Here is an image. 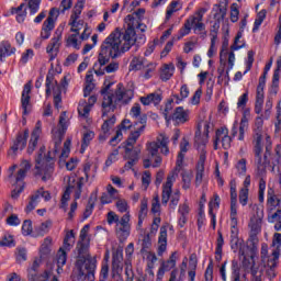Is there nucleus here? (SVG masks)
I'll return each mask as SVG.
<instances>
[{
    "label": "nucleus",
    "instance_id": "nucleus-1",
    "mask_svg": "<svg viewBox=\"0 0 281 281\" xmlns=\"http://www.w3.org/2000/svg\"><path fill=\"white\" fill-rule=\"evenodd\" d=\"M69 119L67 117V112H61L59 115V127L53 128V140L48 147V155L45 156V147L42 146L35 158V177H41L42 181H49L54 175V158L59 155V159H67L69 157V146H71V140L67 139L64 143L63 148V137L67 133V123ZM61 150V153H60Z\"/></svg>",
    "mask_w": 281,
    "mask_h": 281
},
{
    "label": "nucleus",
    "instance_id": "nucleus-2",
    "mask_svg": "<svg viewBox=\"0 0 281 281\" xmlns=\"http://www.w3.org/2000/svg\"><path fill=\"white\" fill-rule=\"evenodd\" d=\"M104 85L105 87L101 90V95H103L102 117L104 122L101 126V134L99 135L100 142L106 140V138L111 135V128H113V126H115V122H117L115 114L109 116V113H115L119 106H122V104H128V102H131L135 95L133 89L124 88V85L122 83L116 86L115 91H111L113 83Z\"/></svg>",
    "mask_w": 281,
    "mask_h": 281
},
{
    "label": "nucleus",
    "instance_id": "nucleus-3",
    "mask_svg": "<svg viewBox=\"0 0 281 281\" xmlns=\"http://www.w3.org/2000/svg\"><path fill=\"white\" fill-rule=\"evenodd\" d=\"M262 126H265V121L258 116L255 120L252 134L254 164L256 166L258 177H262L265 172H267V166L271 164V161H269V157H271V150H273L271 136H267L266 144H262Z\"/></svg>",
    "mask_w": 281,
    "mask_h": 281
},
{
    "label": "nucleus",
    "instance_id": "nucleus-4",
    "mask_svg": "<svg viewBox=\"0 0 281 281\" xmlns=\"http://www.w3.org/2000/svg\"><path fill=\"white\" fill-rule=\"evenodd\" d=\"M90 240L79 239L77 243L78 257L75 265L74 277L78 280H93L95 273V259L89 254Z\"/></svg>",
    "mask_w": 281,
    "mask_h": 281
},
{
    "label": "nucleus",
    "instance_id": "nucleus-5",
    "mask_svg": "<svg viewBox=\"0 0 281 281\" xmlns=\"http://www.w3.org/2000/svg\"><path fill=\"white\" fill-rule=\"evenodd\" d=\"M123 47L124 45L120 41V33H111L101 45V52L98 57L99 64H94V69L104 67L111 58H117L121 54L128 52L124 50Z\"/></svg>",
    "mask_w": 281,
    "mask_h": 281
},
{
    "label": "nucleus",
    "instance_id": "nucleus-6",
    "mask_svg": "<svg viewBox=\"0 0 281 281\" xmlns=\"http://www.w3.org/2000/svg\"><path fill=\"white\" fill-rule=\"evenodd\" d=\"M210 128H212V125L209 121H201L198 124V132L195 133V137L199 139L202 133V135L205 136V139L203 140V144L199 147L200 156L195 165V188H199V186H201V183H203V180L205 179V161L207 160L205 144H207V137H210Z\"/></svg>",
    "mask_w": 281,
    "mask_h": 281
},
{
    "label": "nucleus",
    "instance_id": "nucleus-7",
    "mask_svg": "<svg viewBox=\"0 0 281 281\" xmlns=\"http://www.w3.org/2000/svg\"><path fill=\"white\" fill-rule=\"evenodd\" d=\"M82 181L85 178L76 179V177H70L68 179V186L61 196L60 209L67 212V203L69 199H71V192H74L75 201L70 204V211L68 213V218H74V214H76V210H78V199H80L82 194Z\"/></svg>",
    "mask_w": 281,
    "mask_h": 281
},
{
    "label": "nucleus",
    "instance_id": "nucleus-8",
    "mask_svg": "<svg viewBox=\"0 0 281 281\" xmlns=\"http://www.w3.org/2000/svg\"><path fill=\"white\" fill-rule=\"evenodd\" d=\"M125 23L127 29L124 33L120 32V30H115L112 34H120L123 52H128V49H131V47L137 42V34L135 33V30H137L139 23H142V19L136 18V15L128 14L125 18Z\"/></svg>",
    "mask_w": 281,
    "mask_h": 281
},
{
    "label": "nucleus",
    "instance_id": "nucleus-9",
    "mask_svg": "<svg viewBox=\"0 0 281 281\" xmlns=\"http://www.w3.org/2000/svg\"><path fill=\"white\" fill-rule=\"evenodd\" d=\"M168 144H170V138L164 133L156 137V142L146 144L147 153L154 157V164L151 165L153 168H159V166H161V161H164V158L159 156V150L165 157L170 155V147H168Z\"/></svg>",
    "mask_w": 281,
    "mask_h": 281
},
{
    "label": "nucleus",
    "instance_id": "nucleus-10",
    "mask_svg": "<svg viewBox=\"0 0 281 281\" xmlns=\"http://www.w3.org/2000/svg\"><path fill=\"white\" fill-rule=\"evenodd\" d=\"M177 172L171 171L167 176L166 182L162 184V192H161V203L164 205H168L170 210H176L177 205H179V201H181V191L179 189L172 192V186H175V181H177Z\"/></svg>",
    "mask_w": 281,
    "mask_h": 281
},
{
    "label": "nucleus",
    "instance_id": "nucleus-11",
    "mask_svg": "<svg viewBox=\"0 0 281 281\" xmlns=\"http://www.w3.org/2000/svg\"><path fill=\"white\" fill-rule=\"evenodd\" d=\"M106 222L109 225L115 223V234L120 240H126L131 236V213H125L121 218L115 212L110 211L106 214Z\"/></svg>",
    "mask_w": 281,
    "mask_h": 281
},
{
    "label": "nucleus",
    "instance_id": "nucleus-12",
    "mask_svg": "<svg viewBox=\"0 0 281 281\" xmlns=\"http://www.w3.org/2000/svg\"><path fill=\"white\" fill-rule=\"evenodd\" d=\"M272 245L276 249L272 250V254L268 258H263V267L269 280H273L277 276L276 269L278 267V260H280L281 234H274Z\"/></svg>",
    "mask_w": 281,
    "mask_h": 281
},
{
    "label": "nucleus",
    "instance_id": "nucleus-13",
    "mask_svg": "<svg viewBox=\"0 0 281 281\" xmlns=\"http://www.w3.org/2000/svg\"><path fill=\"white\" fill-rule=\"evenodd\" d=\"M209 10L210 5L201 7L194 12V14L190 15L186 20L190 29L193 30L194 34H200L202 38L207 36V31H205V23H203V16H205V13H207Z\"/></svg>",
    "mask_w": 281,
    "mask_h": 281
},
{
    "label": "nucleus",
    "instance_id": "nucleus-14",
    "mask_svg": "<svg viewBox=\"0 0 281 281\" xmlns=\"http://www.w3.org/2000/svg\"><path fill=\"white\" fill-rule=\"evenodd\" d=\"M52 90L54 93V106L57 111L60 109V104H63V97L60 92V86L54 80V75L46 76V98L52 95Z\"/></svg>",
    "mask_w": 281,
    "mask_h": 281
},
{
    "label": "nucleus",
    "instance_id": "nucleus-15",
    "mask_svg": "<svg viewBox=\"0 0 281 281\" xmlns=\"http://www.w3.org/2000/svg\"><path fill=\"white\" fill-rule=\"evenodd\" d=\"M30 137V130H24L23 132H19L11 148L8 151L9 157H16L19 155V150H24L25 146H27V138Z\"/></svg>",
    "mask_w": 281,
    "mask_h": 281
},
{
    "label": "nucleus",
    "instance_id": "nucleus-16",
    "mask_svg": "<svg viewBox=\"0 0 281 281\" xmlns=\"http://www.w3.org/2000/svg\"><path fill=\"white\" fill-rule=\"evenodd\" d=\"M41 199H44V201H50L52 193H49V191H45L44 188H40L36 191H34L30 196V201L25 207V212L30 214V212L36 210V205L41 203Z\"/></svg>",
    "mask_w": 281,
    "mask_h": 281
},
{
    "label": "nucleus",
    "instance_id": "nucleus-17",
    "mask_svg": "<svg viewBox=\"0 0 281 281\" xmlns=\"http://www.w3.org/2000/svg\"><path fill=\"white\" fill-rule=\"evenodd\" d=\"M222 145L224 150L232 148V136H229V130L227 127H221L215 133L214 149L218 150V145Z\"/></svg>",
    "mask_w": 281,
    "mask_h": 281
},
{
    "label": "nucleus",
    "instance_id": "nucleus-18",
    "mask_svg": "<svg viewBox=\"0 0 281 281\" xmlns=\"http://www.w3.org/2000/svg\"><path fill=\"white\" fill-rule=\"evenodd\" d=\"M60 45H63V33L56 31L46 46V54H48L49 60L56 59V56H58V53L60 52Z\"/></svg>",
    "mask_w": 281,
    "mask_h": 281
},
{
    "label": "nucleus",
    "instance_id": "nucleus-19",
    "mask_svg": "<svg viewBox=\"0 0 281 281\" xmlns=\"http://www.w3.org/2000/svg\"><path fill=\"white\" fill-rule=\"evenodd\" d=\"M41 262H43V259H41V257L33 261V265L29 270L30 281H47L49 280V278H52V271L49 270H45L42 274H36V271H38V267H41Z\"/></svg>",
    "mask_w": 281,
    "mask_h": 281
},
{
    "label": "nucleus",
    "instance_id": "nucleus-20",
    "mask_svg": "<svg viewBox=\"0 0 281 281\" xmlns=\"http://www.w3.org/2000/svg\"><path fill=\"white\" fill-rule=\"evenodd\" d=\"M32 168V162L30 160L23 159L20 164V169L13 178L12 176L9 177V181L12 186H16V183H21L25 177H27V171H30Z\"/></svg>",
    "mask_w": 281,
    "mask_h": 281
},
{
    "label": "nucleus",
    "instance_id": "nucleus-21",
    "mask_svg": "<svg viewBox=\"0 0 281 281\" xmlns=\"http://www.w3.org/2000/svg\"><path fill=\"white\" fill-rule=\"evenodd\" d=\"M98 102V97L91 95L88 99V102L85 100H81L78 105V113L83 120H89V113H91V109H93V105Z\"/></svg>",
    "mask_w": 281,
    "mask_h": 281
},
{
    "label": "nucleus",
    "instance_id": "nucleus-22",
    "mask_svg": "<svg viewBox=\"0 0 281 281\" xmlns=\"http://www.w3.org/2000/svg\"><path fill=\"white\" fill-rule=\"evenodd\" d=\"M42 126L43 124L41 123V121H37L31 134V139L27 147L29 155H32V153H34V150L36 149V146H38V138L41 137V133H43Z\"/></svg>",
    "mask_w": 281,
    "mask_h": 281
},
{
    "label": "nucleus",
    "instance_id": "nucleus-23",
    "mask_svg": "<svg viewBox=\"0 0 281 281\" xmlns=\"http://www.w3.org/2000/svg\"><path fill=\"white\" fill-rule=\"evenodd\" d=\"M231 247H238V213H231Z\"/></svg>",
    "mask_w": 281,
    "mask_h": 281
},
{
    "label": "nucleus",
    "instance_id": "nucleus-24",
    "mask_svg": "<svg viewBox=\"0 0 281 281\" xmlns=\"http://www.w3.org/2000/svg\"><path fill=\"white\" fill-rule=\"evenodd\" d=\"M30 93H32V81H29L24 85L23 91H22V98H21V104L23 109V115L30 114Z\"/></svg>",
    "mask_w": 281,
    "mask_h": 281
},
{
    "label": "nucleus",
    "instance_id": "nucleus-25",
    "mask_svg": "<svg viewBox=\"0 0 281 281\" xmlns=\"http://www.w3.org/2000/svg\"><path fill=\"white\" fill-rule=\"evenodd\" d=\"M263 104H265V81L261 80L260 83L257 86V92H256L255 113H257V115H260V113H262Z\"/></svg>",
    "mask_w": 281,
    "mask_h": 281
},
{
    "label": "nucleus",
    "instance_id": "nucleus-26",
    "mask_svg": "<svg viewBox=\"0 0 281 281\" xmlns=\"http://www.w3.org/2000/svg\"><path fill=\"white\" fill-rule=\"evenodd\" d=\"M172 122L176 124H186V122H190V110L183 109V106H178L175 109L171 115Z\"/></svg>",
    "mask_w": 281,
    "mask_h": 281
},
{
    "label": "nucleus",
    "instance_id": "nucleus-27",
    "mask_svg": "<svg viewBox=\"0 0 281 281\" xmlns=\"http://www.w3.org/2000/svg\"><path fill=\"white\" fill-rule=\"evenodd\" d=\"M120 199V191L113 187V184L106 186V193H102L101 203L102 205H109L112 201Z\"/></svg>",
    "mask_w": 281,
    "mask_h": 281
},
{
    "label": "nucleus",
    "instance_id": "nucleus-28",
    "mask_svg": "<svg viewBox=\"0 0 281 281\" xmlns=\"http://www.w3.org/2000/svg\"><path fill=\"white\" fill-rule=\"evenodd\" d=\"M168 247V228L166 226L160 227L158 237V256H164Z\"/></svg>",
    "mask_w": 281,
    "mask_h": 281
},
{
    "label": "nucleus",
    "instance_id": "nucleus-29",
    "mask_svg": "<svg viewBox=\"0 0 281 281\" xmlns=\"http://www.w3.org/2000/svg\"><path fill=\"white\" fill-rule=\"evenodd\" d=\"M212 12H213V19H215L217 23H221V21H224L225 16H227V4H225L224 2L214 4Z\"/></svg>",
    "mask_w": 281,
    "mask_h": 281
},
{
    "label": "nucleus",
    "instance_id": "nucleus-30",
    "mask_svg": "<svg viewBox=\"0 0 281 281\" xmlns=\"http://www.w3.org/2000/svg\"><path fill=\"white\" fill-rule=\"evenodd\" d=\"M209 214L214 229L216 227V215L214 214V210H218V207H221V196H218V193H214L213 200L209 203Z\"/></svg>",
    "mask_w": 281,
    "mask_h": 281
},
{
    "label": "nucleus",
    "instance_id": "nucleus-31",
    "mask_svg": "<svg viewBox=\"0 0 281 281\" xmlns=\"http://www.w3.org/2000/svg\"><path fill=\"white\" fill-rule=\"evenodd\" d=\"M16 53V48L12 47L9 41H2L0 43V60L3 63L8 56H12V54Z\"/></svg>",
    "mask_w": 281,
    "mask_h": 281
},
{
    "label": "nucleus",
    "instance_id": "nucleus-32",
    "mask_svg": "<svg viewBox=\"0 0 281 281\" xmlns=\"http://www.w3.org/2000/svg\"><path fill=\"white\" fill-rule=\"evenodd\" d=\"M178 225L180 227H186V223H188V215L190 214V205L187 204V202L179 205L178 209Z\"/></svg>",
    "mask_w": 281,
    "mask_h": 281
},
{
    "label": "nucleus",
    "instance_id": "nucleus-33",
    "mask_svg": "<svg viewBox=\"0 0 281 281\" xmlns=\"http://www.w3.org/2000/svg\"><path fill=\"white\" fill-rule=\"evenodd\" d=\"M190 150V140L183 137L180 142V151L178 154L177 166L181 168L183 166V159H186V154Z\"/></svg>",
    "mask_w": 281,
    "mask_h": 281
},
{
    "label": "nucleus",
    "instance_id": "nucleus-34",
    "mask_svg": "<svg viewBox=\"0 0 281 281\" xmlns=\"http://www.w3.org/2000/svg\"><path fill=\"white\" fill-rule=\"evenodd\" d=\"M85 9V2L78 1V3L75 5L72 13L70 15V22L69 25L71 27H77L78 19H80V15L82 14V10Z\"/></svg>",
    "mask_w": 281,
    "mask_h": 281
},
{
    "label": "nucleus",
    "instance_id": "nucleus-35",
    "mask_svg": "<svg viewBox=\"0 0 281 281\" xmlns=\"http://www.w3.org/2000/svg\"><path fill=\"white\" fill-rule=\"evenodd\" d=\"M280 199L278 198V195L273 194V189H269L268 190V200H267V206L269 212H273V210H276V207H278V210H281L280 206Z\"/></svg>",
    "mask_w": 281,
    "mask_h": 281
},
{
    "label": "nucleus",
    "instance_id": "nucleus-36",
    "mask_svg": "<svg viewBox=\"0 0 281 281\" xmlns=\"http://www.w3.org/2000/svg\"><path fill=\"white\" fill-rule=\"evenodd\" d=\"M175 76V64H165L160 68V80L168 82Z\"/></svg>",
    "mask_w": 281,
    "mask_h": 281
},
{
    "label": "nucleus",
    "instance_id": "nucleus-37",
    "mask_svg": "<svg viewBox=\"0 0 281 281\" xmlns=\"http://www.w3.org/2000/svg\"><path fill=\"white\" fill-rule=\"evenodd\" d=\"M52 254V237H46L40 247V257L42 260H47Z\"/></svg>",
    "mask_w": 281,
    "mask_h": 281
},
{
    "label": "nucleus",
    "instance_id": "nucleus-38",
    "mask_svg": "<svg viewBox=\"0 0 281 281\" xmlns=\"http://www.w3.org/2000/svg\"><path fill=\"white\" fill-rule=\"evenodd\" d=\"M250 236H258L262 231V217H252L249 223Z\"/></svg>",
    "mask_w": 281,
    "mask_h": 281
},
{
    "label": "nucleus",
    "instance_id": "nucleus-39",
    "mask_svg": "<svg viewBox=\"0 0 281 281\" xmlns=\"http://www.w3.org/2000/svg\"><path fill=\"white\" fill-rule=\"evenodd\" d=\"M117 69H120V63L112 61L108 66H105L103 69L102 68H99V69L94 68V74L97 76H104V72H106V74H115V71H117Z\"/></svg>",
    "mask_w": 281,
    "mask_h": 281
},
{
    "label": "nucleus",
    "instance_id": "nucleus-40",
    "mask_svg": "<svg viewBox=\"0 0 281 281\" xmlns=\"http://www.w3.org/2000/svg\"><path fill=\"white\" fill-rule=\"evenodd\" d=\"M177 252H172L168 260L162 261L160 265V269H164L165 271H173V269H177Z\"/></svg>",
    "mask_w": 281,
    "mask_h": 281
},
{
    "label": "nucleus",
    "instance_id": "nucleus-41",
    "mask_svg": "<svg viewBox=\"0 0 281 281\" xmlns=\"http://www.w3.org/2000/svg\"><path fill=\"white\" fill-rule=\"evenodd\" d=\"M24 8L25 3H21L18 8H11V14H16L15 19L18 23H23V21H25V16H27V10Z\"/></svg>",
    "mask_w": 281,
    "mask_h": 281
},
{
    "label": "nucleus",
    "instance_id": "nucleus-42",
    "mask_svg": "<svg viewBox=\"0 0 281 281\" xmlns=\"http://www.w3.org/2000/svg\"><path fill=\"white\" fill-rule=\"evenodd\" d=\"M182 8L183 4L180 1H172L167 8L166 21H170V19H172V14H175V12H179Z\"/></svg>",
    "mask_w": 281,
    "mask_h": 281
},
{
    "label": "nucleus",
    "instance_id": "nucleus-43",
    "mask_svg": "<svg viewBox=\"0 0 281 281\" xmlns=\"http://www.w3.org/2000/svg\"><path fill=\"white\" fill-rule=\"evenodd\" d=\"M124 260V256L121 250H116V252L112 257V269L113 271H122V261Z\"/></svg>",
    "mask_w": 281,
    "mask_h": 281
},
{
    "label": "nucleus",
    "instance_id": "nucleus-44",
    "mask_svg": "<svg viewBox=\"0 0 281 281\" xmlns=\"http://www.w3.org/2000/svg\"><path fill=\"white\" fill-rule=\"evenodd\" d=\"M142 254H150V248L153 247V240L149 234L142 235L140 239Z\"/></svg>",
    "mask_w": 281,
    "mask_h": 281
},
{
    "label": "nucleus",
    "instance_id": "nucleus-45",
    "mask_svg": "<svg viewBox=\"0 0 281 281\" xmlns=\"http://www.w3.org/2000/svg\"><path fill=\"white\" fill-rule=\"evenodd\" d=\"M58 16H60V9L52 8L44 23H48L49 25L56 26V21H58Z\"/></svg>",
    "mask_w": 281,
    "mask_h": 281
},
{
    "label": "nucleus",
    "instance_id": "nucleus-46",
    "mask_svg": "<svg viewBox=\"0 0 281 281\" xmlns=\"http://www.w3.org/2000/svg\"><path fill=\"white\" fill-rule=\"evenodd\" d=\"M76 236L74 235V231H69L65 238H64V245L61 248L66 249V251H71V247H74Z\"/></svg>",
    "mask_w": 281,
    "mask_h": 281
},
{
    "label": "nucleus",
    "instance_id": "nucleus-47",
    "mask_svg": "<svg viewBox=\"0 0 281 281\" xmlns=\"http://www.w3.org/2000/svg\"><path fill=\"white\" fill-rule=\"evenodd\" d=\"M130 71H140L144 69V57H134L130 63Z\"/></svg>",
    "mask_w": 281,
    "mask_h": 281
},
{
    "label": "nucleus",
    "instance_id": "nucleus-48",
    "mask_svg": "<svg viewBox=\"0 0 281 281\" xmlns=\"http://www.w3.org/2000/svg\"><path fill=\"white\" fill-rule=\"evenodd\" d=\"M265 19H267V10L263 9L257 13V18L255 20L252 32H258V30H260V26L265 22Z\"/></svg>",
    "mask_w": 281,
    "mask_h": 281
},
{
    "label": "nucleus",
    "instance_id": "nucleus-49",
    "mask_svg": "<svg viewBox=\"0 0 281 281\" xmlns=\"http://www.w3.org/2000/svg\"><path fill=\"white\" fill-rule=\"evenodd\" d=\"M190 95V88H188V85H182L180 88V95L176 94L173 98H176V104H181L186 98Z\"/></svg>",
    "mask_w": 281,
    "mask_h": 281
},
{
    "label": "nucleus",
    "instance_id": "nucleus-50",
    "mask_svg": "<svg viewBox=\"0 0 281 281\" xmlns=\"http://www.w3.org/2000/svg\"><path fill=\"white\" fill-rule=\"evenodd\" d=\"M54 27L56 26L47 22H44L41 30V38H43V41H47V38L52 36V32L54 31Z\"/></svg>",
    "mask_w": 281,
    "mask_h": 281
},
{
    "label": "nucleus",
    "instance_id": "nucleus-51",
    "mask_svg": "<svg viewBox=\"0 0 281 281\" xmlns=\"http://www.w3.org/2000/svg\"><path fill=\"white\" fill-rule=\"evenodd\" d=\"M95 137V134L93 132H86L82 137V144H81V153H85L89 145L91 144V140Z\"/></svg>",
    "mask_w": 281,
    "mask_h": 281
},
{
    "label": "nucleus",
    "instance_id": "nucleus-52",
    "mask_svg": "<svg viewBox=\"0 0 281 281\" xmlns=\"http://www.w3.org/2000/svg\"><path fill=\"white\" fill-rule=\"evenodd\" d=\"M240 38H243V31L237 33L234 44L231 46L232 52H238V49L245 47V41H240Z\"/></svg>",
    "mask_w": 281,
    "mask_h": 281
},
{
    "label": "nucleus",
    "instance_id": "nucleus-53",
    "mask_svg": "<svg viewBox=\"0 0 281 281\" xmlns=\"http://www.w3.org/2000/svg\"><path fill=\"white\" fill-rule=\"evenodd\" d=\"M182 177V189L183 190H190L192 186V171H184L181 175Z\"/></svg>",
    "mask_w": 281,
    "mask_h": 281
},
{
    "label": "nucleus",
    "instance_id": "nucleus-54",
    "mask_svg": "<svg viewBox=\"0 0 281 281\" xmlns=\"http://www.w3.org/2000/svg\"><path fill=\"white\" fill-rule=\"evenodd\" d=\"M140 124H142L140 127H138L136 131H134L130 134V138L136 140V142H137V139H139V136L142 135L143 131L146 128V116H143L140 119Z\"/></svg>",
    "mask_w": 281,
    "mask_h": 281
},
{
    "label": "nucleus",
    "instance_id": "nucleus-55",
    "mask_svg": "<svg viewBox=\"0 0 281 281\" xmlns=\"http://www.w3.org/2000/svg\"><path fill=\"white\" fill-rule=\"evenodd\" d=\"M148 216V198H143L140 201L138 218H145Z\"/></svg>",
    "mask_w": 281,
    "mask_h": 281
},
{
    "label": "nucleus",
    "instance_id": "nucleus-56",
    "mask_svg": "<svg viewBox=\"0 0 281 281\" xmlns=\"http://www.w3.org/2000/svg\"><path fill=\"white\" fill-rule=\"evenodd\" d=\"M67 249L65 248H59L58 252H57V265L59 267H65V265H67Z\"/></svg>",
    "mask_w": 281,
    "mask_h": 281
},
{
    "label": "nucleus",
    "instance_id": "nucleus-57",
    "mask_svg": "<svg viewBox=\"0 0 281 281\" xmlns=\"http://www.w3.org/2000/svg\"><path fill=\"white\" fill-rule=\"evenodd\" d=\"M236 170L239 177H245V175H247V159H239L236 164Z\"/></svg>",
    "mask_w": 281,
    "mask_h": 281
},
{
    "label": "nucleus",
    "instance_id": "nucleus-58",
    "mask_svg": "<svg viewBox=\"0 0 281 281\" xmlns=\"http://www.w3.org/2000/svg\"><path fill=\"white\" fill-rule=\"evenodd\" d=\"M125 159L139 161V151L133 149V147H125Z\"/></svg>",
    "mask_w": 281,
    "mask_h": 281
},
{
    "label": "nucleus",
    "instance_id": "nucleus-59",
    "mask_svg": "<svg viewBox=\"0 0 281 281\" xmlns=\"http://www.w3.org/2000/svg\"><path fill=\"white\" fill-rule=\"evenodd\" d=\"M115 205H116L117 212H120L121 214H124V212L128 214V202H126V200L119 198L116 200Z\"/></svg>",
    "mask_w": 281,
    "mask_h": 281
},
{
    "label": "nucleus",
    "instance_id": "nucleus-60",
    "mask_svg": "<svg viewBox=\"0 0 281 281\" xmlns=\"http://www.w3.org/2000/svg\"><path fill=\"white\" fill-rule=\"evenodd\" d=\"M250 273L252 276V281H262V270L256 265L250 266Z\"/></svg>",
    "mask_w": 281,
    "mask_h": 281
},
{
    "label": "nucleus",
    "instance_id": "nucleus-61",
    "mask_svg": "<svg viewBox=\"0 0 281 281\" xmlns=\"http://www.w3.org/2000/svg\"><path fill=\"white\" fill-rule=\"evenodd\" d=\"M239 203L245 207L249 203V189L239 190Z\"/></svg>",
    "mask_w": 281,
    "mask_h": 281
},
{
    "label": "nucleus",
    "instance_id": "nucleus-62",
    "mask_svg": "<svg viewBox=\"0 0 281 281\" xmlns=\"http://www.w3.org/2000/svg\"><path fill=\"white\" fill-rule=\"evenodd\" d=\"M0 247H14V237L12 235H4L0 239Z\"/></svg>",
    "mask_w": 281,
    "mask_h": 281
},
{
    "label": "nucleus",
    "instance_id": "nucleus-63",
    "mask_svg": "<svg viewBox=\"0 0 281 281\" xmlns=\"http://www.w3.org/2000/svg\"><path fill=\"white\" fill-rule=\"evenodd\" d=\"M186 278V274H181L179 269L175 268L170 274H169V280L168 281H183Z\"/></svg>",
    "mask_w": 281,
    "mask_h": 281
},
{
    "label": "nucleus",
    "instance_id": "nucleus-64",
    "mask_svg": "<svg viewBox=\"0 0 281 281\" xmlns=\"http://www.w3.org/2000/svg\"><path fill=\"white\" fill-rule=\"evenodd\" d=\"M232 280L240 281V268H238V262L236 261L232 263Z\"/></svg>",
    "mask_w": 281,
    "mask_h": 281
}]
</instances>
